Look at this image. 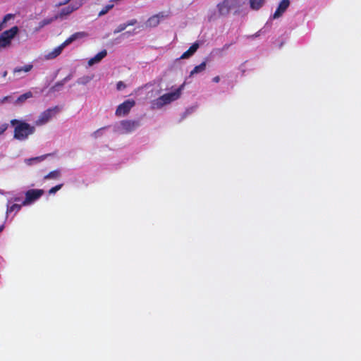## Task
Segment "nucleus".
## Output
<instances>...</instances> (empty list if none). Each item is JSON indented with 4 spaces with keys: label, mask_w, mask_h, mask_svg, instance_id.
I'll use <instances>...</instances> for the list:
<instances>
[{
    "label": "nucleus",
    "mask_w": 361,
    "mask_h": 361,
    "mask_svg": "<svg viewBox=\"0 0 361 361\" xmlns=\"http://www.w3.org/2000/svg\"><path fill=\"white\" fill-rule=\"evenodd\" d=\"M70 1H71V0H63V1L59 2L57 4V6H64V5L68 4Z\"/></svg>",
    "instance_id": "473e14b6"
},
{
    "label": "nucleus",
    "mask_w": 361,
    "mask_h": 361,
    "mask_svg": "<svg viewBox=\"0 0 361 361\" xmlns=\"http://www.w3.org/2000/svg\"><path fill=\"white\" fill-rule=\"evenodd\" d=\"M0 47H5L4 44H3V42H1V39H0Z\"/></svg>",
    "instance_id": "4c0bfd02"
},
{
    "label": "nucleus",
    "mask_w": 361,
    "mask_h": 361,
    "mask_svg": "<svg viewBox=\"0 0 361 361\" xmlns=\"http://www.w3.org/2000/svg\"><path fill=\"white\" fill-rule=\"evenodd\" d=\"M31 97H32V93L30 91L27 92L18 97V99H16V103L22 104L25 102L27 99H30Z\"/></svg>",
    "instance_id": "a211bd4d"
},
{
    "label": "nucleus",
    "mask_w": 361,
    "mask_h": 361,
    "mask_svg": "<svg viewBox=\"0 0 361 361\" xmlns=\"http://www.w3.org/2000/svg\"><path fill=\"white\" fill-rule=\"evenodd\" d=\"M60 176V171L59 170H54L49 172L44 176V179H56Z\"/></svg>",
    "instance_id": "412c9836"
},
{
    "label": "nucleus",
    "mask_w": 361,
    "mask_h": 361,
    "mask_svg": "<svg viewBox=\"0 0 361 361\" xmlns=\"http://www.w3.org/2000/svg\"><path fill=\"white\" fill-rule=\"evenodd\" d=\"M82 2H75L63 8L59 14L56 16V18H63L64 16L70 15L74 11L78 10L82 6Z\"/></svg>",
    "instance_id": "0eeeda50"
},
{
    "label": "nucleus",
    "mask_w": 361,
    "mask_h": 361,
    "mask_svg": "<svg viewBox=\"0 0 361 361\" xmlns=\"http://www.w3.org/2000/svg\"><path fill=\"white\" fill-rule=\"evenodd\" d=\"M8 99V96H6L4 97H3L1 100H0V102L1 104L4 103L5 102H6Z\"/></svg>",
    "instance_id": "72a5a7b5"
},
{
    "label": "nucleus",
    "mask_w": 361,
    "mask_h": 361,
    "mask_svg": "<svg viewBox=\"0 0 361 361\" xmlns=\"http://www.w3.org/2000/svg\"><path fill=\"white\" fill-rule=\"evenodd\" d=\"M68 46L67 44H65V42H63L61 45L54 49L53 51L49 52L47 54L44 56L45 59L50 60L54 59L56 58L58 56H59L63 49Z\"/></svg>",
    "instance_id": "9d476101"
},
{
    "label": "nucleus",
    "mask_w": 361,
    "mask_h": 361,
    "mask_svg": "<svg viewBox=\"0 0 361 361\" xmlns=\"http://www.w3.org/2000/svg\"><path fill=\"white\" fill-rule=\"evenodd\" d=\"M127 27L126 23L120 24L116 30L114 31V34L119 33L122 31H123Z\"/></svg>",
    "instance_id": "a878e982"
},
{
    "label": "nucleus",
    "mask_w": 361,
    "mask_h": 361,
    "mask_svg": "<svg viewBox=\"0 0 361 361\" xmlns=\"http://www.w3.org/2000/svg\"><path fill=\"white\" fill-rule=\"evenodd\" d=\"M182 87L183 85L176 89L174 92L166 93L157 99L152 101V108L160 109L164 105L170 104L171 102L178 99L180 96Z\"/></svg>",
    "instance_id": "f03ea898"
},
{
    "label": "nucleus",
    "mask_w": 361,
    "mask_h": 361,
    "mask_svg": "<svg viewBox=\"0 0 361 361\" xmlns=\"http://www.w3.org/2000/svg\"><path fill=\"white\" fill-rule=\"evenodd\" d=\"M4 229V225L2 224V225L0 226V233H1Z\"/></svg>",
    "instance_id": "c9c22d12"
},
{
    "label": "nucleus",
    "mask_w": 361,
    "mask_h": 361,
    "mask_svg": "<svg viewBox=\"0 0 361 361\" xmlns=\"http://www.w3.org/2000/svg\"><path fill=\"white\" fill-rule=\"evenodd\" d=\"M121 126L124 133H128L135 130L140 126V122L138 121L123 120L121 121Z\"/></svg>",
    "instance_id": "6e6552de"
},
{
    "label": "nucleus",
    "mask_w": 361,
    "mask_h": 361,
    "mask_svg": "<svg viewBox=\"0 0 361 361\" xmlns=\"http://www.w3.org/2000/svg\"><path fill=\"white\" fill-rule=\"evenodd\" d=\"M71 75H68L67 77L63 78L62 80L56 82L53 87H51V90L54 92L59 91L60 90V88L64 85L66 82H67L68 80H69L71 79Z\"/></svg>",
    "instance_id": "dca6fc26"
},
{
    "label": "nucleus",
    "mask_w": 361,
    "mask_h": 361,
    "mask_svg": "<svg viewBox=\"0 0 361 361\" xmlns=\"http://www.w3.org/2000/svg\"><path fill=\"white\" fill-rule=\"evenodd\" d=\"M18 28L17 26H13L11 29L6 30L0 35V39L3 42L5 47L11 43L12 38L18 33Z\"/></svg>",
    "instance_id": "423d86ee"
},
{
    "label": "nucleus",
    "mask_w": 361,
    "mask_h": 361,
    "mask_svg": "<svg viewBox=\"0 0 361 361\" xmlns=\"http://www.w3.org/2000/svg\"><path fill=\"white\" fill-rule=\"evenodd\" d=\"M159 20L157 16L154 15L149 17L146 22V26L149 27H154L157 26L159 24Z\"/></svg>",
    "instance_id": "2eb2a0df"
},
{
    "label": "nucleus",
    "mask_w": 361,
    "mask_h": 361,
    "mask_svg": "<svg viewBox=\"0 0 361 361\" xmlns=\"http://www.w3.org/2000/svg\"><path fill=\"white\" fill-rule=\"evenodd\" d=\"M7 73H7V71H4V72L3 73L2 76H3L4 78H5V77L7 75Z\"/></svg>",
    "instance_id": "e433bc0d"
},
{
    "label": "nucleus",
    "mask_w": 361,
    "mask_h": 361,
    "mask_svg": "<svg viewBox=\"0 0 361 361\" xmlns=\"http://www.w3.org/2000/svg\"><path fill=\"white\" fill-rule=\"evenodd\" d=\"M135 105L133 99H128L117 106L115 114L116 116H123L127 115L130 109Z\"/></svg>",
    "instance_id": "39448f33"
},
{
    "label": "nucleus",
    "mask_w": 361,
    "mask_h": 361,
    "mask_svg": "<svg viewBox=\"0 0 361 361\" xmlns=\"http://www.w3.org/2000/svg\"><path fill=\"white\" fill-rule=\"evenodd\" d=\"M212 80L214 82H218L219 80H220V78L219 76H216L214 77Z\"/></svg>",
    "instance_id": "f704fd0d"
},
{
    "label": "nucleus",
    "mask_w": 361,
    "mask_h": 361,
    "mask_svg": "<svg viewBox=\"0 0 361 361\" xmlns=\"http://www.w3.org/2000/svg\"><path fill=\"white\" fill-rule=\"evenodd\" d=\"M290 5V1L289 0H282L275 11L273 18H278L280 16L283 15V13L286 11V9L288 8Z\"/></svg>",
    "instance_id": "1a4fd4ad"
},
{
    "label": "nucleus",
    "mask_w": 361,
    "mask_h": 361,
    "mask_svg": "<svg viewBox=\"0 0 361 361\" xmlns=\"http://www.w3.org/2000/svg\"><path fill=\"white\" fill-rule=\"evenodd\" d=\"M4 28V26L0 23V31Z\"/></svg>",
    "instance_id": "58836bf2"
},
{
    "label": "nucleus",
    "mask_w": 361,
    "mask_h": 361,
    "mask_svg": "<svg viewBox=\"0 0 361 361\" xmlns=\"http://www.w3.org/2000/svg\"><path fill=\"white\" fill-rule=\"evenodd\" d=\"M114 7L113 4H108L106 5L99 13V16H103L106 14L110 9H111Z\"/></svg>",
    "instance_id": "393cba45"
},
{
    "label": "nucleus",
    "mask_w": 361,
    "mask_h": 361,
    "mask_svg": "<svg viewBox=\"0 0 361 361\" xmlns=\"http://www.w3.org/2000/svg\"><path fill=\"white\" fill-rule=\"evenodd\" d=\"M47 156H48V154L42 155V156L37 157H33V158L25 159V161L27 165H31L34 162L41 161L44 160Z\"/></svg>",
    "instance_id": "aec40b11"
},
{
    "label": "nucleus",
    "mask_w": 361,
    "mask_h": 361,
    "mask_svg": "<svg viewBox=\"0 0 361 361\" xmlns=\"http://www.w3.org/2000/svg\"><path fill=\"white\" fill-rule=\"evenodd\" d=\"M10 123L14 128L13 138L17 140H25L35 132V127L34 126H31L22 120L12 119Z\"/></svg>",
    "instance_id": "f257e3e1"
},
{
    "label": "nucleus",
    "mask_w": 361,
    "mask_h": 361,
    "mask_svg": "<svg viewBox=\"0 0 361 361\" xmlns=\"http://www.w3.org/2000/svg\"><path fill=\"white\" fill-rule=\"evenodd\" d=\"M226 8V1H223L222 2L218 4V8L220 13H224V9Z\"/></svg>",
    "instance_id": "cd10ccee"
},
{
    "label": "nucleus",
    "mask_w": 361,
    "mask_h": 361,
    "mask_svg": "<svg viewBox=\"0 0 361 361\" xmlns=\"http://www.w3.org/2000/svg\"><path fill=\"white\" fill-rule=\"evenodd\" d=\"M63 184H59V185H57L54 187H52L49 190V194H54L55 192H56L58 190H59L61 187H62Z\"/></svg>",
    "instance_id": "bb28decb"
},
{
    "label": "nucleus",
    "mask_w": 361,
    "mask_h": 361,
    "mask_svg": "<svg viewBox=\"0 0 361 361\" xmlns=\"http://www.w3.org/2000/svg\"><path fill=\"white\" fill-rule=\"evenodd\" d=\"M21 209V205L20 204H12L11 206L10 207H8L7 208V210H6V213H11L13 211H15L16 212H18V211H20Z\"/></svg>",
    "instance_id": "4be33fe9"
},
{
    "label": "nucleus",
    "mask_w": 361,
    "mask_h": 361,
    "mask_svg": "<svg viewBox=\"0 0 361 361\" xmlns=\"http://www.w3.org/2000/svg\"><path fill=\"white\" fill-rule=\"evenodd\" d=\"M199 47V42H196L193 43L190 47V48L180 56V59H185L190 58L197 51Z\"/></svg>",
    "instance_id": "9b49d317"
},
{
    "label": "nucleus",
    "mask_w": 361,
    "mask_h": 361,
    "mask_svg": "<svg viewBox=\"0 0 361 361\" xmlns=\"http://www.w3.org/2000/svg\"><path fill=\"white\" fill-rule=\"evenodd\" d=\"M264 2V0H250V7L252 9L258 10L261 8Z\"/></svg>",
    "instance_id": "6ab92c4d"
},
{
    "label": "nucleus",
    "mask_w": 361,
    "mask_h": 361,
    "mask_svg": "<svg viewBox=\"0 0 361 361\" xmlns=\"http://www.w3.org/2000/svg\"><path fill=\"white\" fill-rule=\"evenodd\" d=\"M8 123H3L0 125V135H2L8 128Z\"/></svg>",
    "instance_id": "c85d7f7f"
},
{
    "label": "nucleus",
    "mask_w": 361,
    "mask_h": 361,
    "mask_svg": "<svg viewBox=\"0 0 361 361\" xmlns=\"http://www.w3.org/2000/svg\"><path fill=\"white\" fill-rule=\"evenodd\" d=\"M107 55V51L106 49H103L98 54H97L93 58H91L88 61L89 66H93L95 63L100 62Z\"/></svg>",
    "instance_id": "ddd939ff"
},
{
    "label": "nucleus",
    "mask_w": 361,
    "mask_h": 361,
    "mask_svg": "<svg viewBox=\"0 0 361 361\" xmlns=\"http://www.w3.org/2000/svg\"><path fill=\"white\" fill-rule=\"evenodd\" d=\"M44 193L42 189H30L25 192V198L23 202V205H27L36 201Z\"/></svg>",
    "instance_id": "20e7f679"
},
{
    "label": "nucleus",
    "mask_w": 361,
    "mask_h": 361,
    "mask_svg": "<svg viewBox=\"0 0 361 361\" xmlns=\"http://www.w3.org/2000/svg\"><path fill=\"white\" fill-rule=\"evenodd\" d=\"M87 35H88L87 33L85 32H75L74 34L71 35L68 38H67L64 41L65 44L69 45L70 44H71L72 42L75 41L76 39L86 37H87Z\"/></svg>",
    "instance_id": "f8f14e48"
},
{
    "label": "nucleus",
    "mask_w": 361,
    "mask_h": 361,
    "mask_svg": "<svg viewBox=\"0 0 361 361\" xmlns=\"http://www.w3.org/2000/svg\"><path fill=\"white\" fill-rule=\"evenodd\" d=\"M14 18V15L13 14H11V13H8V14H6L1 22H0V23L4 26V25L8 21L10 20L11 19L13 18Z\"/></svg>",
    "instance_id": "b1692460"
},
{
    "label": "nucleus",
    "mask_w": 361,
    "mask_h": 361,
    "mask_svg": "<svg viewBox=\"0 0 361 361\" xmlns=\"http://www.w3.org/2000/svg\"><path fill=\"white\" fill-rule=\"evenodd\" d=\"M136 23H137V20L132 19V20L128 21L127 23H126V25L127 27H128V26H133V25H135Z\"/></svg>",
    "instance_id": "2f4dec72"
},
{
    "label": "nucleus",
    "mask_w": 361,
    "mask_h": 361,
    "mask_svg": "<svg viewBox=\"0 0 361 361\" xmlns=\"http://www.w3.org/2000/svg\"><path fill=\"white\" fill-rule=\"evenodd\" d=\"M59 111L58 106L49 108L44 111L39 116L38 118L35 121L36 126H42L47 123L57 112Z\"/></svg>",
    "instance_id": "7ed1b4c3"
},
{
    "label": "nucleus",
    "mask_w": 361,
    "mask_h": 361,
    "mask_svg": "<svg viewBox=\"0 0 361 361\" xmlns=\"http://www.w3.org/2000/svg\"><path fill=\"white\" fill-rule=\"evenodd\" d=\"M155 16L158 17V19L160 20V19L167 18L169 16L168 14L165 13L164 12H159V13L154 15Z\"/></svg>",
    "instance_id": "c756f323"
},
{
    "label": "nucleus",
    "mask_w": 361,
    "mask_h": 361,
    "mask_svg": "<svg viewBox=\"0 0 361 361\" xmlns=\"http://www.w3.org/2000/svg\"><path fill=\"white\" fill-rule=\"evenodd\" d=\"M126 85H125V84H124V82H122V81H119V82H117V84H116V89H117L118 90H122V89H124V88H126Z\"/></svg>",
    "instance_id": "7c9ffc66"
},
{
    "label": "nucleus",
    "mask_w": 361,
    "mask_h": 361,
    "mask_svg": "<svg viewBox=\"0 0 361 361\" xmlns=\"http://www.w3.org/2000/svg\"><path fill=\"white\" fill-rule=\"evenodd\" d=\"M92 80V78L89 76H85L78 80L77 82L81 85H86Z\"/></svg>",
    "instance_id": "5701e85b"
},
{
    "label": "nucleus",
    "mask_w": 361,
    "mask_h": 361,
    "mask_svg": "<svg viewBox=\"0 0 361 361\" xmlns=\"http://www.w3.org/2000/svg\"><path fill=\"white\" fill-rule=\"evenodd\" d=\"M33 68V66L32 64H27L23 67H16L13 70L14 73H20L21 72L27 73L30 71Z\"/></svg>",
    "instance_id": "f3484780"
},
{
    "label": "nucleus",
    "mask_w": 361,
    "mask_h": 361,
    "mask_svg": "<svg viewBox=\"0 0 361 361\" xmlns=\"http://www.w3.org/2000/svg\"><path fill=\"white\" fill-rule=\"evenodd\" d=\"M206 61L202 62L200 65L196 66L190 73V76L203 72L206 69Z\"/></svg>",
    "instance_id": "4468645a"
}]
</instances>
